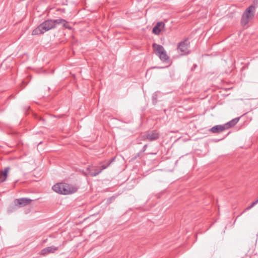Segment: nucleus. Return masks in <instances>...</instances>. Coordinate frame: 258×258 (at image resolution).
<instances>
[{"label":"nucleus","instance_id":"f8f14e48","mask_svg":"<svg viewBox=\"0 0 258 258\" xmlns=\"http://www.w3.org/2000/svg\"><path fill=\"white\" fill-rule=\"evenodd\" d=\"M10 168L7 167L5 168L4 171H1L0 173V182H3L7 180L8 177V172L9 171Z\"/></svg>","mask_w":258,"mask_h":258},{"label":"nucleus","instance_id":"f3484780","mask_svg":"<svg viewBox=\"0 0 258 258\" xmlns=\"http://www.w3.org/2000/svg\"><path fill=\"white\" fill-rule=\"evenodd\" d=\"M257 203H258V199L255 201L254 202H253L251 205H250L249 206H248V207H247L246 208V210H249L252 207H253L255 204H256Z\"/></svg>","mask_w":258,"mask_h":258},{"label":"nucleus","instance_id":"ddd939ff","mask_svg":"<svg viewBox=\"0 0 258 258\" xmlns=\"http://www.w3.org/2000/svg\"><path fill=\"white\" fill-rule=\"evenodd\" d=\"M240 117L235 118L226 123L224 124L225 127H226V130L233 126L235 125L239 121Z\"/></svg>","mask_w":258,"mask_h":258},{"label":"nucleus","instance_id":"f257e3e1","mask_svg":"<svg viewBox=\"0 0 258 258\" xmlns=\"http://www.w3.org/2000/svg\"><path fill=\"white\" fill-rule=\"evenodd\" d=\"M61 20H47L41 24H40L36 28L32 31V35H40L43 34L45 32L49 31V30L54 29L56 27V25L60 24L61 22Z\"/></svg>","mask_w":258,"mask_h":258},{"label":"nucleus","instance_id":"39448f33","mask_svg":"<svg viewBox=\"0 0 258 258\" xmlns=\"http://www.w3.org/2000/svg\"><path fill=\"white\" fill-rule=\"evenodd\" d=\"M141 138L143 141H153L157 140L159 138V134L157 131L154 130L148 132L145 135L142 136Z\"/></svg>","mask_w":258,"mask_h":258},{"label":"nucleus","instance_id":"1a4fd4ad","mask_svg":"<svg viewBox=\"0 0 258 258\" xmlns=\"http://www.w3.org/2000/svg\"><path fill=\"white\" fill-rule=\"evenodd\" d=\"M165 28V23L163 22H158L154 27L152 32L155 35H158L161 31Z\"/></svg>","mask_w":258,"mask_h":258},{"label":"nucleus","instance_id":"20e7f679","mask_svg":"<svg viewBox=\"0 0 258 258\" xmlns=\"http://www.w3.org/2000/svg\"><path fill=\"white\" fill-rule=\"evenodd\" d=\"M153 48L162 61H167L169 60V57L167 55L165 49L162 45L153 43Z\"/></svg>","mask_w":258,"mask_h":258},{"label":"nucleus","instance_id":"0eeeda50","mask_svg":"<svg viewBox=\"0 0 258 258\" xmlns=\"http://www.w3.org/2000/svg\"><path fill=\"white\" fill-rule=\"evenodd\" d=\"M31 201L32 200L30 199L27 198H22L15 200L14 204L16 206L23 207L30 204Z\"/></svg>","mask_w":258,"mask_h":258},{"label":"nucleus","instance_id":"9b49d317","mask_svg":"<svg viewBox=\"0 0 258 258\" xmlns=\"http://www.w3.org/2000/svg\"><path fill=\"white\" fill-rule=\"evenodd\" d=\"M226 130L224 124L216 125L210 129V131L213 133H220Z\"/></svg>","mask_w":258,"mask_h":258},{"label":"nucleus","instance_id":"6e6552de","mask_svg":"<svg viewBox=\"0 0 258 258\" xmlns=\"http://www.w3.org/2000/svg\"><path fill=\"white\" fill-rule=\"evenodd\" d=\"M58 249V247H56L53 245L48 246L42 249L40 254L42 255H46L49 253H53Z\"/></svg>","mask_w":258,"mask_h":258},{"label":"nucleus","instance_id":"2eb2a0df","mask_svg":"<svg viewBox=\"0 0 258 258\" xmlns=\"http://www.w3.org/2000/svg\"><path fill=\"white\" fill-rule=\"evenodd\" d=\"M58 20H62L61 22L60 23V24H62L63 26L66 28H67L69 30H71L72 29V27H71L69 24H68V23L64 19H58Z\"/></svg>","mask_w":258,"mask_h":258},{"label":"nucleus","instance_id":"7ed1b4c3","mask_svg":"<svg viewBox=\"0 0 258 258\" xmlns=\"http://www.w3.org/2000/svg\"><path fill=\"white\" fill-rule=\"evenodd\" d=\"M255 8L253 5L249 6L243 12L240 21L242 26H246L254 16Z\"/></svg>","mask_w":258,"mask_h":258},{"label":"nucleus","instance_id":"a211bd4d","mask_svg":"<svg viewBox=\"0 0 258 258\" xmlns=\"http://www.w3.org/2000/svg\"><path fill=\"white\" fill-rule=\"evenodd\" d=\"M147 148V145H145L143 146L142 150L141 151V152H142V153L144 152L146 150Z\"/></svg>","mask_w":258,"mask_h":258},{"label":"nucleus","instance_id":"423d86ee","mask_svg":"<svg viewBox=\"0 0 258 258\" xmlns=\"http://www.w3.org/2000/svg\"><path fill=\"white\" fill-rule=\"evenodd\" d=\"M189 47V42L188 39H186L178 43L177 49L184 54H187L188 53Z\"/></svg>","mask_w":258,"mask_h":258},{"label":"nucleus","instance_id":"aec40b11","mask_svg":"<svg viewBox=\"0 0 258 258\" xmlns=\"http://www.w3.org/2000/svg\"><path fill=\"white\" fill-rule=\"evenodd\" d=\"M197 67V65L195 64L193 66V68L191 69L192 70H193L194 69H195Z\"/></svg>","mask_w":258,"mask_h":258},{"label":"nucleus","instance_id":"f03ea898","mask_svg":"<svg viewBox=\"0 0 258 258\" xmlns=\"http://www.w3.org/2000/svg\"><path fill=\"white\" fill-rule=\"evenodd\" d=\"M52 188L56 192L62 195L71 194L77 190L76 187L66 183H56L52 186Z\"/></svg>","mask_w":258,"mask_h":258},{"label":"nucleus","instance_id":"4468645a","mask_svg":"<svg viewBox=\"0 0 258 258\" xmlns=\"http://www.w3.org/2000/svg\"><path fill=\"white\" fill-rule=\"evenodd\" d=\"M114 159H115V158H112L109 161L106 160V161H104L103 162H102L101 163V169H102V170L106 169L107 167H108L111 164V163L114 160Z\"/></svg>","mask_w":258,"mask_h":258},{"label":"nucleus","instance_id":"412c9836","mask_svg":"<svg viewBox=\"0 0 258 258\" xmlns=\"http://www.w3.org/2000/svg\"><path fill=\"white\" fill-rule=\"evenodd\" d=\"M84 174H85V175H87V173H84Z\"/></svg>","mask_w":258,"mask_h":258},{"label":"nucleus","instance_id":"dca6fc26","mask_svg":"<svg viewBox=\"0 0 258 258\" xmlns=\"http://www.w3.org/2000/svg\"><path fill=\"white\" fill-rule=\"evenodd\" d=\"M158 92H155L152 96V101L154 104H156L157 102Z\"/></svg>","mask_w":258,"mask_h":258},{"label":"nucleus","instance_id":"6ab92c4d","mask_svg":"<svg viewBox=\"0 0 258 258\" xmlns=\"http://www.w3.org/2000/svg\"><path fill=\"white\" fill-rule=\"evenodd\" d=\"M39 120L40 121H42V122H44L45 121V119L41 117H39Z\"/></svg>","mask_w":258,"mask_h":258},{"label":"nucleus","instance_id":"9d476101","mask_svg":"<svg viewBox=\"0 0 258 258\" xmlns=\"http://www.w3.org/2000/svg\"><path fill=\"white\" fill-rule=\"evenodd\" d=\"M87 171L88 174L91 176H96L101 173L102 169H99L98 167H93L92 169H91L90 166H88L87 168Z\"/></svg>","mask_w":258,"mask_h":258}]
</instances>
